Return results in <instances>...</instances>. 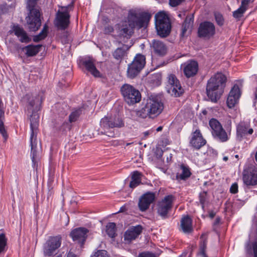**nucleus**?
Masks as SVG:
<instances>
[{
  "label": "nucleus",
  "mask_w": 257,
  "mask_h": 257,
  "mask_svg": "<svg viewBox=\"0 0 257 257\" xmlns=\"http://www.w3.org/2000/svg\"><path fill=\"white\" fill-rule=\"evenodd\" d=\"M129 49V47L125 45L122 47L117 48L113 53L114 58L117 60H121L125 55V52Z\"/></svg>",
  "instance_id": "473e14b6"
},
{
  "label": "nucleus",
  "mask_w": 257,
  "mask_h": 257,
  "mask_svg": "<svg viewBox=\"0 0 257 257\" xmlns=\"http://www.w3.org/2000/svg\"><path fill=\"white\" fill-rule=\"evenodd\" d=\"M7 9L4 5H0V22L2 20V16L3 15L7 13Z\"/></svg>",
  "instance_id": "de8ad7c7"
},
{
  "label": "nucleus",
  "mask_w": 257,
  "mask_h": 257,
  "mask_svg": "<svg viewBox=\"0 0 257 257\" xmlns=\"http://www.w3.org/2000/svg\"><path fill=\"white\" fill-rule=\"evenodd\" d=\"M144 136L145 137H147L148 136V135H149V132H145L144 133Z\"/></svg>",
  "instance_id": "13d9d810"
},
{
  "label": "nucleus",
  "mask_w": 257,
  "mask_h": 257,
  "mask_svg": "<svg viewBox=\"0 0 257 257\" xmlns=\"http://www.w3.org/2000/svg\"><path fill=\"white\" fill-rule=\"evenodd\" d=\"M163 109L164 104L160 98L151 96L147 99L146 103L141 109L133 110L131 115L134 118L154 117L160 114Z\"/></svg>",
  "instance_id": "f03ea898"
},
{
  "label": "nucleus",
  "mask_w": 257,
  "mask_h": 257,
  "mask_svg": "<svg viewBox=\"0 0 257 257\" xmlns=\"http://www.w3.org/2000/svg\"><path fill=\"white\" fill-rule=\"evenodd\" d=\"M215 215V213L213 211H211L209 213V217L211 218H213Z\"/></svg>",
  "instance_id": "6e6d98bb"
},
{
  "label": "nucleus",
  "mask_w": 257,
  "mask_h": 257,
  "mask_svg": "<svg viewBox=\"0 0 257 257\" xmlns=\"http://www.w3.org/2000/svg\"><path fill=\"white\" fill-rule=\"evenodd\" d=\"M255 159L256 161L257 162V151H256V153L255 155Z\"/></svg>",
  "instance_id": "680f3d73"
},
{
  "label": "nucleus",
  "mask_w": 257,
  "mask_h": 257,
  "mask_svg": "<svg viewBox=\"0 0 257 257\" xmlns=\"http://www.w3.org/2000/svg\"><path fill=\"white\" fill-rule=\"evenodd\" d=\"M100 127L104 131L101 133L106 134L107 131L112 128H121L124 126V122L123 119L118 115L108 117L105 116L100 121Z\"/></svg>",
  "instance_id": "9d476101"
},
{
  "label": "nucleus",
  "mask_w": 257,
  "mask_h": 257,
  "mask_svg": "<svg viewBox=\"0 0 257 257\" xmlns=\"http://www.w3.org/2000/svg\"><path fill=\"white\" fill-rule=\"evenodd\" d=\"M7 245V239L4 233L0 234V254L5 251Z\"/></svg>",
  "instance_id": "58836bf2"
},
{
  "label": "nucleus",
  "mask_w": 257,
  "mask_h": 257,
  "mask_svg": "<svg viewBox=\"0 0 257 257\" xmlns=\"http://www.w3.org/2000/svg\"><path fill=\"white\" fill-rule=\"evenodd\" d=\"M106 232L111 238H114L116 235V225L113 222H110L106 226Z\"/></svg>",
  "instance_id": "f704fd0d"
},
{
  "label": "nucleus",
  "mask_w": 257,
  "mask_h": 257,
  "mask_svg": "<svg viewBox=\"0 0 257 257\" xmlns=\"http://www.w3.org/2000/svg\"><path fill=\"white\" fill-rule=\"evenodd\" d=\"M113 31V28L111 26H106L104 27L103 32L104 34H108Z\"/></svg>",
  "instance_id": "49530a36"
},
{
  "label": "nucleus",
  "mask_w": 257,
  "mask_h": 257,
  "mask_svg": "<svg viewBox=\"0 0 257 257\" xmlns=\"http://www.w3.org/2000/svg\"><path fill=\"white\" fill-rule=\"evenodd\" d=\"M180 169L182 170V173L177 174L176 177L178 179L185 180L191 176V173L188 166L182 164L180 166Z\"/></svg>",
  "instance_id": "2f4dec72"
},
{
  "label": "nucleus",
  "mask_w": 257,
  "mask_h": 257,
  "mask_svg": "<svg viewBox=\"0 0 257 257\" xmlns=\"http://www.w3.org/2000/svg\"><path fill=\"white\" fill-rule=\"evenodd\" d=\"M252 0H241V6L243 8H246V9H247L248 4Z\"/></svg>",
  "instance_id": "09e8293b"
},
{
  "label": "nucleus",
  "mask_w": 257,
  "mask_h": 257,
  "mask_svg": "<svg viewBox=\"0 0 257 257\" xmlns=\"http://www.w3.org/2000/svg\"><path fill=\"white\" fill-rule=\"evenodd\" d=\"M207 191H203L199 193V202L201 205V207L203 209H204V205L206 202H207L208 197H207Z\"/></svg>",
  "instance_id": "e433bc0d"
},
{
  "label": "nucleus",
  "mask_w": 257,
  "mask_h": 257,
  "mask_svg": "<svg viewBox=\"0 0 257 257\" xmlns=\"http://www.w3.org/2000/svg\"><path fill=\"white\" fill-rule=\"evenodd\" d=\"M175 197L172 195L166 196L158 204L157 212L162 219L168 218L169 213L173 206Z\"/></svg>",
  "instance_id": "f8f14e48"
},
{
  "label": "nucleus",
  "mask_w": 257,
  "mask_h": 257,
  "mask_svg": "<svg viewBox=\"0 0 257 257\" xmlns=\"http://www.w3.org/2000/svg\"><path fill=\"white\" fill-rule=\"evenodd\" d=\"M3 103L2 101H1V100L0 99V109H3Z\"/></svg>",
  "instance_id": "bf43d9fd"
},
{
  "label": "nucleus",
  "mask_w": 257,
  "mask_h": 257,
  "mask_svg": "<svg viewBox=\"0 0 257 257\" xmlns=\"http://www.w3.org/2000/svg\"><path fill=\"white\" fill-rule=\"evenodd\" d=\"M38 0H27V8L29 14L26 18V26L30 31L36 32L41 26L40 8L37 5Z\"/></svg>",
  "instance_id": "20e7f679"
},
{
  "label": "nucleus",
  "mask_w": 257,
  "mask_h": 257,
  "mask_svg": "<svg viewBox=\"0 0 257 257\" xmlns=\"http://www.w3.org/2000/svg\"><path fill=\"white\" fill-rule=\"evenodd\" d=\"M48 26L47 24H45V25L43 26V29L41 31L46 33L48 34Z\"/></svg>",
  "instance_id": "864d4df0"
},
{
  "label": "nucleus",
  "mask_w": 257,
  "mask_h": 257,
  "mask_svg": "<svg viewBox=\"0 0 257 257\" xmlns=\"http://www.w3.org/2000/svg\"><path fill=\"white\" fill-rule=\"evenodd\" d=\"M243 181L246 186H254L257 184V168L250 171L244 172Z\"/></svg>",
  "instance_id": "393cba45"
},
{
  "label": "nucleus",
  "mask_w": 257,
  "mask_h": 257,
  "mask_svg": "<svg viewBox=\"0 0 257 257\" xmlns=\"http://www.w3.org/2000/svg\"><path fill=\"white\" fill-rule=\"evenodd\" d=\"M83 108H80L72 112L69 116L70 122H73L76 121L83 111Z\"/></svg>",
  "instance_id": "c9c22d12"
},
{
  "label": "nucleus",
  "mask_w": 257,
  "mask_h": 257,
  "mask_svg": "<svg viewBox=\"0 0 257 257\" xmlns=\"http://www.w3.org/2000/svg\"><path fill=\"white\" fill-rule=\"evenodd\" d=\"M142 231V226L137 225L136 226H133L125 231L124 234V240L128 242H131L137 238Z\"/></svg>",
  "instance_id": "a878e982"
},
{
  "label": "nucleus",
  "mask_w": 257,
  "mask_h": 257,
  "mask_svg": "<svg viewBox=\"0 0 257 257\" xmlns=\"http://www.w3.org/2000/svg\"><path fill=\"white\" fill-rule=\"evenodd\" d=\"M206 144V141L203 138L200 130H196L192 134L190 144L193 148L199 150Z\"/></svg>",
  "instance_id": "aec40b11"
},
{
  "label": "nucleus",
  "mask_w": 257,
  "mask_h": 257,
  "mask_svg": "<svg viewBox=\"0 0 257 257\" xmlns=\"http://www.w3.org/2000/svg\"><path fill=\"white\" fill-rule=\"evenodd\" d=\"M120 91L124 100L128 104H134L141 101V93L132 85L124 84L121 87Z\"/></svg>",
  "instance_id": "6e6552de"
},
{
  "label": "nucleus",
  "mask_w": 257,
  "mask_h": 257,
  "mask_svg": "<svg viewBox=\"0 0 257 257\" xmlns=\"http://www.w3.org/2000/svg\"><path fill=\"white\" fill-rule=\"evenodd\" d=\"M38 128V117L34 115V119H31L30 143L31 146V156L32 166L37 170L40 160L39 151L37 147V133Z\"/></svg>",
  "instance_id": "39448f33"
},
{
  "label": "nucleus",
  "mask_w": 257,
  "mask_h": 257,
  "mask_svg": "<svg viewBox=\"0 0 257 257\" xmlns=\"http://www.w3.org/2000/svg\"><path fill=\"white\" fill-rule=\"evenodd\" d=\"M214 16L217 24L219 26H222L224 24V19L222 15L218 13H215Z\"/></svg>",
  "instance_id": "79ce46f5"
},
{
  "label": "nucleus",
  "mask_w": 257,
  "mask_h": 257,
  "mask_svg": "<svg viewBox=\"0 0 257 257\" xmlns=\"http://www.w3.org/2000/svg\"><path fill=\"white\" fill-rule=\"evenodd\" d=\"M41 47V45H30L24 47L23 50L25 51V54L28 57H32L36 55L39 52Z\"/></svg>",
  "instance_id": "c85d7f7f"
},
{
  "label": "nucleus",
  "mask_w": 257,
  "mask_h": 257,
  "mask_svg": "<svg viewBox=\"0 0 257 257\" xmlns=\"http://www.w3.org/2000/svg\"><path fill=\"white\" fill-rule=\"evenodd\" d=\"M252 249L253 251L254 257H257V242H255L253 243Z\"/></svg>",
  "instance_id": "8fccbe9b"
},
{
  "label": "nucleus",
  "mask_w": 257,
  "mask_h": 257,
  "mask_svg": "<svg viewBox=\"0 0 257 257\" xmlns=\"http://www.w3.org/2000/svg\"><path fill=\"white\" fill-rule=\"evenodd\" d=\"M193 15L187 16L182 25L181 36H184L188 30L191 31L193 26Z\"/></svg>",
  "instance_id": "c756f323"
},
{
  "label": "nucleus",
  "mask_w": 257,
  "mask_h": 257,
  "mask_svg": "<svg viewBox=\"0 0 257 257\" xmlns=\"http://www.w3.org/2000/svg\"><path fill=\"white\" fill-rule=\"evenodd\" d=\"M47 34L42 31L37 35L34 36L33 37V41L35 42H39V41L44 39L47 36Z\"/></svg>",
  "instance_id": "ea45409f"
},
{
  "label": "nucleus",
  "mask_w": 257,
  "mask_h": 257,
  "mask_svg": "<svg viewBox=\"0 0 257 257\" xmlns=\"http://www.w3.org/2000/svg\"><path fill=\"white\" fill-rule=\"evenodd\" d=\"M246 10V8L240 7L236 11L233 12V16L236 19H239L242 17L243 13Z\"/></svg>",
  "instance_id": "4c0bfd02"
},
{
  "label": "nucleus",
  "mask_w": 257,
  "mask_h": 257,
  "mask_svg": "<svg viewBox=\"0 0 257 257\" xmlns=\"http://www.w3.org/2000/svg\"><path fill=\"white\" fill-rule=\"evenodd\" d=\"M219 221V218H217L216 219V223L218 222Z\"/></svg>",
  "instance_id": "e2e57ef3"
},
{
  "label": "nucleus",
  "mask_w": 257,
  "mask_h": 257,
  "mask_svg": "<svg viewBox=\"0 0 257 257\" xmlns=\"http://www.w3.org/2000/svg\"><path fill=\"white\" fill-rule=\"evenodd\" d=\"M205 245L203 244V246L201 247L200 253L203 257H207L205 253Z\"/></svg>",
  "instance_id": "3c124183"
},
{
  "label": "nucleus",
  "mask_w": 257,
  "mask_h": 257,
  "mask_svg": "<svg viewBox=\"0 0 257 257\" xmlns=\"http://www.w3.org/2000/svg\"><path fill=\"white\" fill-rule=\"evenodd\" d=\"M181 226L184 233H189L192 231V219L189 216L187 215L182 218Z\"/></svg>",
  "instance_id": "cd10ccee"
},
{
  "label": "nucleus",
  "mask_w": 257,
  "mask_h": 257,
  "mask_svg": "<svg viewBox=\"0 0 257 257\" xmlns=\"http://www.w3.org/2000/svg\"><path fill=\"white\" fill-rule=\"evenodd\" d=\"M138 257H156V256L154 253L149 252H144L140 253Z\"/></svg>",
  "instance_id": "37998d69"
},
{
  "label": "nucleus",
  "mask_w": 257,
  "mask_h": 257,
  "mask_svg": "<svg viewBox=\"0 0 257 257\" xmlns=\"http://www.w3.org/2000/svg\"><path fill=\"white\" fill-rule=\"evenodd\" d=\"M25 98L27 100V110L32 112L30 117V121L31 122V119H34V115H36L38 117V122H39V116L36 113V111L40 109V105L42 102L41 97L39 95L33 96L31 94H27Z\"/></svg>",
  "instance_id": "4468645a"
},
{
  "label": "nucleus",
  "mask_w": 257,
  "mask_h": 257,
  "mask_svg": "<svg viewBox=\"0 0 257 257\" xmlns=\"http://www.w3.org/2000/svg\"><path fill=\"white\" fill-rule=\"evenodd\" d=\"M82 63L86 70L90 72L94 77H99L100 76V73L96 69L93 59L90 58H85L82 61Z\"/></svg>",
  "instance_id": "bb28decb"
},
{
  "label": "nucleus",
  "mask_w": 257,
  "mask_h": 257,
  "mask_svg": "<svg viewBox=\"0 0 257 257\" xmlns=\"http://www.w3.org/2000/svg\"><path fill=\"white\" fill-rule=\"evenodd\" d=\"M155 199V194L152 192H147L143 195L140 198L138 205L141 211L147 210L151 203Z\"/></svg>",
  "instance_id": "6ab92c4d"
},
{
  "label": "nucleus",
  "mask_w": 257,
  "mask_h": 257,
  "mask_svg": "<svg viewBox=\"0 0 257 257\" xmlns=\"http://www.w3.org/2000/svg\"><path fill=\"white\" fill-rule=\"evenodd\" d=\"M207 182H205L204 183V185L206 186V185H207Z\"/></svg>",
  "instance_id": "69168bd1"
},
{
  "label": "nucleus",
  "mask_w": 257,
  "mask_h": 257,
  "mask_svg": "<svg viewBox=\"0 0 257 257\" xmlns=\"http://www.w3.org/2000/svg\"><path fill=\"white\" fill-rule=\"evenodd\" d=\"M91 257H109L105 250H98Z\"/></svg>",
  "instance_id": "a19ab883"
},
{
  "label": "nucleus",
  "mask_w": 257,
  "mask_h": 257,
  "mask_svg": "<svg viewBox=\"0 0 257 257\" xmlns=\"http://www.w3.org/2000/svg\"><path fill=\"white\" fill-rule=\"evenodd\" d=\"M153 76L155 78H156L158 80H159V79L161 78V75L158 73L154 74Z\"/></svg>",
  "instance_id": "5fc2aeb1"
},
{
  "label": "nucleus",
  "mask_w": 257,
  "mask_h": 257,
  "mask_svg": "<svg viewBox=\"0 0 257 257\" xmlns=\"http://www.w3.org/2000/svg\"><path fill=\"white\" fill-rule=\"evenodd\" d=\"M11 33H14L22 43H28L31 39L29 37L27 32L19 25L14 24L10 31Z\"/></svg>",
  "instance_id": "412c9836"
},
{
  "label": "nucleus",
  "mask_w": 257,
  "mask_h": 257,
  "mask_svg": "<svg viewBox=\"0 0 257 257\" xmlns=\"http://www.w3.org/2000/svg\"><path fill=\"white\" fill-rule=\"evenodd\" d=\"M66 257H78L76 254L72 252L69 251L66 255Z\"/></svg>",
  "instance_id": "603ef678"
},
{
  "label": "nucleus",
  "mask_w": 257,
  "mask_h": 257,
  "mask_svg": "<svg viewBox=\"0 0 257 257\" xmlns=\"http://www.w3.org/2000/svg\"><path fill=\"white\" fill-rule=\"evenodd\" d=\"M150 18L151 15L147 13L139 15L136 13L130 14L128 16V21L122 22L119 26V34L124 37L130 38L136 27L139 29L146 27Z\"/></svg>",
  "instance_id": "f257e3e1"
},
{
  "label": "nucleus",
  "mask_w": 257,
  "mask_h": 257,
  "mask_svg": "<svg viewBox=\"0 0 257 257\" xmlns=\"http://www.w3.org/2000/svg\"><path fill=\"white\" fill-rule=\"evenodd\" d=\"M145 64V56L141 54H137L133 62L128 65L127 77L132 79L136 77L143 69Z\"/></svg>",
  "instance_id": "1a4fd4ad"
},
{
  "label": "nucleus",
  "mask_w": 257,
  "mask_h": 257,
  "mask_svg": "<svg viewBox=\"0 0 257 257\" xmlns=\"http://www.w3.org/2000/svg\"><path fill=\"white\" fill-rule=\"evenodd\" d=\"M178 16L181 18L182 16V15L181 14H180L178 15Z\"/></svg>",
  "instance_id": "338daca9"
},
{
  "label": "nucleus",
  "mask_w": 257,
  "mask_h": 257,
  "mask_svg": "<svg viewBox=\"0 0 257 257\" xmlns=\"http://www.w3.org/2000/svg\"><path fill=\"white\" fill-rule=\"evenodd\" d=\"M198 70V64L194 60H189L184 64L183 72L185 76L190 78L194 76Z\"/></svg>",
  "instance_id": "5701e85b"
},
{
  "label": "nucleus",
  "mask_w": 257,
  "mask_h": 257,
  "mask_svg": "<svg viewBox=\"0 0 257 257\" xmlns=\"http://www.w3.org/2000/svg\"><path fill=\"white\" fill-rule=\"evenodd\" d=\"M184 0H169L170 4L172 7H176L180 5Z\"/></svg>",
  "instance_id": "a18cd8bd"
},
{
  "label": "nucleus",
  "mask_w": 257,
  "mask_h": 257,
  "mask_svg": "<svg viewBox=\"0 0 257 257\" xmlns=\"http://www.w3.org/2000/svg\"><path fill=\"white\" fill-rule=\"evenodd\" d=\"M64 12L58 11L54 21L55 26L60 30H65L68 27L70 23V15L67 10Z\"/></svg>",
  "instance_id": "dca6fc26"
},
{
  "label": "nucleus",
  "mask_w": 257,
  "mask_h": 257,
  "mask_svg": "<svg viewBox=\"0 0 257 257\" xmlns=\"http://www.w3.org/2000/svg\"><path fill=\"white\" fill-rule=\"evenodd\" d=\"M240 96V91L239 87L237 85H234L230 90L227 99V104L229 108L234 106L237 102Z\"/></svg>",
  "instance_id": "b1692460"
},
{
  "label": "nucleus",
  "mask_w": 257,
  "mask_h": 257,
  "mask_svg": "<svg viewBox=\"0 0 257 257\" xmlns=\"http://www.w3.org/2000/svg\"><path fill=\"white\" fill-rule=\"evenodd\" d=\"M209 126L214 138L221 142H227L229 138L220 123L216 119L212 118L209 121Z\"/></svg>",
  "instance_id": "9b49d317"
},
{
  "label": "nucleus",
  "mask_w": 257,
  "mask_h": 257,
  "mask_svg": "<svg viewBox=\"0 0 257 257\" xmlns=\"http://www.w3.org/2000/svg\"><path fill=\"white\" fill-rule=\"evenodd\" d=\"M167 82L168 83V86L169 87L168 92L171 95L178 97L184 93V89L182 87L179 80L174 74H168Z\"/></svg>",
  "instance_id": "ddd939ff"
},
{
  "label": "nucleus",
  "mask_w": 257,
  "mask_h": 257,
  "mask_svg": "<svg viewBox=\"0 0 257 257\" xmlns=\"http://www.w3.org/2000/svg\"><path fill=\"white\" fill-rule=\"evenodd\" d=\"M215 33V27L212 23L205 21L200 24L198 30L199 37L209 39L213 36Z\"/></svg>",
  "instance_id": "2eb2a0df"
},
{
  "label": "nucleus",
  "mask_w": 257,
  "mask_h": 257,
  "mask_svg": "<svg viewBox=\"0 0 257 257\" xmlns=\"http://www.w3.org/2000/svg\"><path fill=\"white\" fill-rule=\"evenodd\" d=\"M155 27L158 35L162 38L168 36L171 29L170 20L167 13L160 12L155 16Z\"/></svg>",
  "instance_id": "423d86ee"
},
{
  "label": "nucleus",
  "mask_w": 257,
  "mask_h": 257,
  "mask_svg": "<svg viewBox=\"0 0 257 257\" xmlns=\"http://www.w3.org/2000/svg\"><path fill=\"white\" fill-rule=\"evenodd\" d=\"M163 129V127L162 126H160L158 127L157 128L156 131L157 132H160Z\"/></svg>",
  "instance_id": "4d7b16f0"
},
{
  "label": "nucleus",
  "mask_w": 257,
  "mask_h": 257,
  "mask_svg": "<svg viewBox=\"0 0 257 257\" xmlns=\"http://www.w3.org/2000/svg\"><path fill=\"white\" fill-rule=\"evenodd\" d=\"M88 231V230L86 228L79 227L73 230L70 233V236L73 241L82 246L86 240Z\"/></svg>",
  "instance_id": "a211bd4d"
},
{
  "label": "nucleus",
  "mask_w": 257,
  "mask_h": 257,
  "mask_svg": "<svg viewBox=\"0 0 257 257\" xmlns=\"http://www.w3.org/2000/svg\"><path fill=\"white\" fill-rule=\"evenodd\" d=\"M226 77L221 72L214 74L208 80L206 85V94L212 102H216L220 97L225 86Z\"/></svg>",
  "instance_id": "7ed1b4c3"
},
{
  "label": "nucleus",
  "mask_w": 257,
  "mask_h": 257,
  "mask_svg": "<svg viewBox=\"0 0 257 257\" xmlns=\"http://www.w3.org/2000/svg\"><path fill=\"white\" fill-rule=\"evenodd\" d=\"M53 257H62V254L59 253V254H57V255L54 256Z\"/></svg>",
  "instance_id": "052dcab7"
},
{
  "label": "nucleus",
  "mask_w": 257,
  "mask_h": 257,
  "mask_svg": "<svg viewBox=\"0 0 257 257\" xmlns=\"http://www.w3.org/2000/svg\"><path fill=\"white\" fill-rule=\"evenodd\" d=\"M4 111L3 109H0V133L3 136L5 140L8 138L7 132L5 130L4 123Z\"/></svg>",
  "instance_id": "72a5a7b5"
},
{
  "label": "nucleus",
  "mask_w": 257,
  "mask_h": 257,
  "mask_svg": "<svg viewBox=\"0 0 257 257\" xmlns=\"http://www.w3.org/2000/svg\"><path fill=\"white\" fill-rule=\"evenodd\" d=\"M253 133V130L250 127L247 122H241L236 126V139L241 142L244 139H247L248 136Z\"/></svg>",
  "instance_id": "f3484780"
},
{
  "label": "nucleus",
  "mask_w": 257,
  "mask_h": 257,
  "mask_svg": "<svg viewBox=\"0 0 257 257\" xmlns=\"http://www.w3.org/2000/svg\"><path fill=\"white\" fill-rule=\"evenodd\" d=\"M230 191L231 193L235 194L238 192V185L236 183H233L230 188Z\"/></svg>",
  "instance_id": "c03bdc74"
},
{
  "label": "nucleus",
  "mask_w": 257,
  "mask_h": 257,
  "mask_svg": "<svg viewBox=\"0 0 257 257\" xmlns=\"http://www.w3.org/2000/svg\"><path fill=\"white\" fill-rule=\"evenodd\" d=\"M62 237L60 235L49 236L43 245V252L44 256L50 257L57 255V251L61 246Z\"/></svg>",
  "instance_id": "0eeeda50"
},
{
  "label": "nucleus",
  "mask_w": 257,
  "mask_h": 257,
  "mask_svg": "<svg viewBox=\"0 0 257 257\" xmlns=\"http://www.w3.org/2000/svg\"><path fill=\"white\" fill-rule=\"evenodd\" d=\"M141 174L138 171L133 172L131 177V181L130 183V188L134 189L141 183Z\"/></svg>",
  "instance_id": "7c9ffc66"
},
{
  "label": "nucleus",
  "mask_w": 257,
  "mask_h": 257,
  "mask_svg": "<svg viewBox=\"0 0 257 257\" xmlns=\"http://www.w3.org/2000/svg\"><path fill=\"white\" fill-rule=\"evenodd\" d=\"M150 47L155 54L159 56H165L168 51L166 44L161 41L153 40L150 43Z\"/></svg>",
  "instance_id": "4be33fe9"
},
{
  "label": "nucleus",
  "mask_w": 257,
  "mask_h": 257,
  "mask_svg": "<svg viewBox=\"0 0 257 257\" xmlns=\"http://www.w3.org/2000/svg\"><path fill=\"white\" fill-rule=\"evenodd\" d=\"M235 157H236V158H237L238 157V155H236Z\"/></svg>",
  "instance_id": "774afa93"
},
{
  "label": "nucleus",
  "mask_w": 257,
  "mask_h": 257,
  "mask_svg": "<svg viewBox=\"0 0 257 257\" xmlns=\"http://www.w3.org/2000/svg\"><path fill=\"white\" fill-rule=\"evenodd\" d=\"M223 160H227V158L226 157H225L223 158Z\"/></svg>",
  "instance_id": "0e129e2a"
}]
</instances>
